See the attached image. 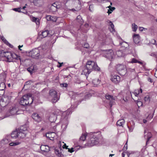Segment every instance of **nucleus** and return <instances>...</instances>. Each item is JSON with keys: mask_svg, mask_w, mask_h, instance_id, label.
I'll list each match as a JSON object with an SVG mask.
<instances>
[{"mask_svg": "<svg viewBox=\"0 0 157 157\" xmlns=\"http://www.w3.org/2000/svg\"><path fill=\"white\" fill-rule=\"evenodd\" d=\"M28 133L26 128L23 129V127H21L16 130L13 131L11 134L12 138L13 139H23L25 138Z\"/></svg>", "mask_w": 157, "mask_h": 157, "instance_id": "f257e3e1", "label": "nucleus"}, {"mask_svg": "<svg viewBox=\"0 0 157 157\" xmlns=\"http://www.w3.org/2000/svg\"><path fill=\"white\" fill-rule=\"evenodd\" d=\"M33 101L31 94L28 93L21 98L20 104L23 106L30 105L32 103Z\"/></svg>", "mask_w": 157, "mask_h": 157, "instance_id": "f03ea898", "label": "nucleus"}, {"mask_svg": "<svg viewBox=\"0 0 157 157\" xmlns=\"http://www.w3.org/2000/svg\"><path fill=\"white\" fill-rule=\"evenodd\" d=\"M4 56L6 57L7 61L8 62H13L14 59H20V56L14 53L10 52H4L3 53Z\"/></svg>", "mask_w": 157, "mask_h": 157, "instance_id": "7ed1b4c3", "label": "nucleus"}, {"mask_svg": "<svg viewBox=\"0 0 157 157\" xmlns=\"http://www.w3.org/2000/svg\"><path fill=\"white\" fill-rule=\"evenodd\" d=\"M49 98L52 103L57 102L59 99V97L57 96V92L54 89H51L49 92Z\"/></svg>", "mask_w": 157, "mask_h": 157, "instance_id": "20e7f679", "label": "nucleus"}, {"mask_svg": "<svg viewBox=\"0 0 157 157\" xmlns=\"http://www.w3.org/2000/svg\"><path fill=\"white\" fill-rule=\"evenodd\" d=\"M86 66V68L91 71V72L94 70L99 71L100 70L99 67H98L97 64L93 61H88L87 62Z\"/></svg>", "mask_w": 157, "mask_h": 157, "instance_id": "39448f33", "label": "nucleus"}, {"mask_svg": "<svg viewBox=\"0 0 157 157\" xmlns=\"http://www.w3.org/2000/svg\"><path fill=\"white\" fill-rule=\"evenodd\" d=\"M105 97L106 99V102L109 104L110 107H111L114 104L115 101L116 99V97L110 95L108 94H106Z\"/></svg>", "mask_w": 157, "mask_h": 157, "instance_id": "423d86ee", "label": "nucleus"}, {"mask_svg": "<svg viewBox=\"0 0 157 157\" xmlns=\"http://www.w3.org/2000/svg\"><path fill=\"white\" fill-rule=\"evenodd\" d=\"M117 69L119 73L121 75H124L127 73L126 66L122 64L118 65Z\"/></svg>", "mask_w": 157, "mask_h": 157, "instance_id": "0eeeda50", "label": "nucleus"}, {"mask_svg": "<svg viewBox=\"0 0 157 157\" xmlns=\"http://www.w3.org/2000/svg\"><path fill=\"white\" fill-rule=\"evenodd\" d=\"M30 54L31 57L34 59H38L40 56V51L37 48L33 49L30 52Z\"/></svg>", "mask_w": 157, "mask_h": 157, "instance_id": "6e6552de", "label": "nucleus"}, {"mask_svg": "<svg viewBox=\"0 0 157 157\" xmlns=\"http://www.w3.org/2000/svg\"><path fill=\"white\" fill-rule=\"evenodd\" d=\"M104 56L110 61L114 57L113 51L111 49L106 50L105 52Z\"/></svg>", "mask_w": 157, "mask_h": 157, "instance_id": "1a4fd4ad", "label": "nucleus"}, {"mask_svg": "<svg viewBox=\"0 0 157 157\" xmlns=\"http://www.w3.org/2000/svg\"><path fill=\"white\" fill-rule=\"evenodd\" d=\"M99 142L98 137L94 136L93 137L90 139V141L89 142V144L90 146H93L94 145L98 144Z\"/></svg>", "mask_w": 157, "mask_h": 157, "instance_id": "9d476101", "label": "nucleus"}, {"mask_svg": "<svg viewBox=\"0 0 157 157\" xmlns=\"http://www.w3.org/2000/svg\"><path fill=\"white\" fill-rule=\"evenodd\" d=\"M78 1V0H63V4L64 5V6H63V7L61 6V7L65 9L67 8V6H69L72 4H75L76 1Z\"/></svg>", "mask_w": 157, "mask_h": 157, "instance_id": "9b49d317", "label": "nucleus"}, {"mask_svg": "<svg viewBox=\"0 0 157 157\" xmlns=\"http://www.w3.org/2000/svg\"><path fill=\"white\" fill-rule=\"evenodd\" d=\"M10 102V100L7 98H2L0 101V105L2 107L7 105Z\"/></svg>", "mask_w": 157, "mask_h": 157, "instance_id": "f8f14e48", "label": "nucleus"}, {"mask_svg": "<svg viewBox=\"0 0 157 157\" xmlns=\"http://www.w3.org/2000/svg\"><path fill=\"white\" fill-rule=\"evenodd\" d=\"M111 79L112 82L116 83H118L121 80L120 76L118 75L112 76Z\"/></svg>", "mask_w": 157, "mask_h": 157, "instance_id": "ddd939ff", "label": "nucleus"}, {"mask_svg": "<svg viewBox=\"0 0 157 157\" xmlns=\"http://www.w3.org/2000/svg\"><path fill=\"white\" fill-rule=\"evenodd\" d=\"M33 118L36 121L39 122L41 120V117L36 113H33L32 116Z\"/></svg>", "mask_w": 157, "mask_h": 157, "instance_id": "4468645a", "label": "nucleus"}, {"mask_svg": "<svg viewBox=\"0 0 157 157\" xmlns=\"http://www.w3.org/2000/svg\"><path fill=\"white\" fill-rule=\"evenodd\" d=\"M33 3L34 5L37 6H41L44 4L43 0H36Z\"/></svg>", "mask_w": 157, "mask_h": 157, "instance_id": "2eb2a0df", "label": "nucleus"}, {"mask_svg": "<svg viewBox=\"0 0 157 157\" xmlns=\"http://www.w3.org/2000/svg\"><path fill=\"white\" fill-rule=\"evenodd\" d=\"M41 151L44 152H48L50 151L49 147L47 145H42L40 147Z\"/></svg>", "mask_w": 157, "mask_h": 157, "instance_id": "dca6fc26", "label": "nucleus"}, {"mask_svg": "<svg viewBox=\"0 0 157 157\" xmlns=\"http://www.w3.org/2000/svg\"><path fill=\"white\" fill-rule=\"evenodd\" d=\"M133 40L135 44H138L140 42V36L139 34H134L133 36Z\"/></svg>", "mask_w": 157, "mask_h": 157, "instance_id": "f3484780", "label": "nucleus"}, {"mask_svg": "<svg viewBox=\"0 0 157 157\" xmlns=\"http://www.w3.org/2000/svg\"><path fill=\"white\" fill-rule=\"evenodd\" d=\"M46 136L47 138H49L50 140H53L55 136L54 132L47 133L46 134Z\"/></svg>", "mask_w": 157, "mask_h": 157, "instance_id": "a211bd4d", "label": "nucleus"}, {"mask_svg": "<svg viewBox=\"0 0 157 157\" xmlns=\"http://www.w3.org/2000/svg\"><path fill=\"white\" fill-rule=\"evenodd\" d=\"M49 33V31L48 30H45L41 33V34L40 35V36L41 38H43L47 37Z\"/></svg>", "mask_w": 157, "mask_h": 157, "instance_id": "6ab92c4d", "label": "nucleus"}, {"mask_svg": "<svg viewBox=\"0 0 157 157\" xmlns=\"http://www.w3.org/2000/svg\"><path fill=\"white\" fill-rule=\"evenodd\" d=\"M62 150L61 148H59V150L56 149L55 150V153L59 157H62L63 155L62 153Z\"/></svg>", "mask_w": 157, "mask_h": 157, "instance_id": "aec40b11", "label": "nucleus"}, {"mask_svg": "<svg viewBox=\"0 0 157 157\" xmlns=\"http://www.w3.org/2000/svg\"><path fill=\"white\" fill-rule=\"evenodd\" d=\"M90 72L91 71L89 70L87 68H86V66L83 68L82 74L85 75L86 76L87 75H88Z\"/></svg>", "mask_w": 157, "mask_h": 157, "instance_id": "412c9836", "label": "nucleus"}, {"mask_svg": "<svg viewBox=\"0 0 157 157\" xmlns=\"http://www.w3.org/2000/svg\"><path fill=\"white\" fill-rule=\"evenodd\" d=\"M18 110V109L17 108H16L15 107H14L10 110L9 112L12 115H14L16 114H18L17 113Z\"/></svg>", "mask_w": 157, "mask_h": 157, "instance_id": "4be33fe9", "label": "nucleus"}, {"mask_svg": "<svg viewBox=\"0 0 157 157\" xmlns=\"http://www.w3.org/2000/svg\"><path fill=\"white\" fill-rule=\"evenodd\" d=\"M27 70L31 74H32L33 73L35 72L36 70V69H35V67L34 66H31L30 67H29L27 69Z\"/></svg>", "mask_w": 157, "mask_h": 157, "instance_id": "5701e85b", "label": "nucleus"}, {"mask_svg": "<svg viewBox=\"0 0 157 157\" xmlns=\"http://www.w3.org/2000/svg\"><path fill=\"white\" fill-rule=\"evenodd\" d=\"M124 119H120L117 121V126L123 127V125L124 124Z\"/></svg>", "mask_w": 157, "mask_h": 157, "instance_id": "b1692460", "label": "nucleus"}, {"mask_svg": "<svg viewBox=\"0 0 157 157\" xmlns=\"http://www.w3.org/2000/svg\"><path fill=\"white\" fill-rule=\"evenodd\" d=\"M68 146H67L66 144H65L63 146V148L64 149L65 148L66 149H68V152L71 153L74 151L73 148L72 147L71 149H70L68 148Z\"/></svg>", "mask_w": 157, "mask_h": 157, "instance_id": "393cba45", "label": "nucleus"}, {"mask_svg": "<svg viewBox=\"0 0 157 157\" xmlns=\"http://www.w3.org/2000/svg\"><path fill=\"white\" fill-rule=\"evenodd\" d=\"M92 83L94 86L99 85L100 82V80L96 78L93 80Z\"/></svg>", "mask_w": 157, "mask_h": 157, "instance_id": "a878e982", "label": "nucleus"}, {"mask_svg": "<svg viewBox=\"0 0 157 157\" xmlns=\"http://www.w3.org/2000/svg\"><path fill=\"white\" fill-rule=\"evenodd\" d=\"M109 9L108 10L107 13H108L109 15L111 13L113 10L115 9V8L114 7H112L111 6H109L107 7Z\"/></svg>", "mask_w": 157, "mask_h": 157, "instance_id": "bb28decb", "label": "nucleus"}, {"mask_svg": "<svg viewBox=\"0 0 157 157\" xmlns=\"http://www.w3.org/2000/svg\"><path fill=\"white\" fill-rule=\"evenodd\" d=\"M76 20L77 22L79 23L80 24H82L83 22V20L82 19L80 15H78L76 18Z\"/></svg>", "mask_w": 157, "mask_h": 157, "instance_id": "cd10ccee", "label": "nucleus"}, {"mask_svg": "<svg viewBox=\"0 0 157 157\" xmlns=\"http://www.w3.org/2000/svg\"><path fill=\"white\" fill-rule=\"evenodd\" d=\"M46 18L47 20L48 21H55L56 20V19L55 17L49 15L47 16Z\"/></svg>", "mask_w": 157, "mask_h": 157, "instance_id": "c85d7f7f", "label": "nucleus"}, {"mask_svg": "<svg viewBox=\"0 0 157 157\" xmlns=\"http://www.w3.org/2000/svg\"><path fill=\"white\" fill-rule=\"evenodd\" d=\"M32 21L33 22H36V25H38L40 24L39 20L37 18L33 17L32 18Z\"/></svg>", "mask_w": 157, "mask_h": 157, "instance_id": "c756f323", "label": "nucleus"}, {"mask_svg": "<svg viewBox=\"0 0 157 157\" xmlns=\"http://www.w3.org/2000/svg\"><path fill=\"white\" fill-rule=\"evenodd\" d=\"M6 87V85L4 83L1 82L0 83V90H4Z\"/></svg>", "mask_w": 157, "mask_h": 157, "instance_id": "7c9ffc66", "label": "nucleus"}, {"mask_svg": "<svg viewBox=\"0 0 157 157\" xmlns=\"http://www.w3.org/2000/svg\"><path fill=\"white\" fill-rule=\"evenodd\" d=\"M119 45L122 47L126 48L128 44L127 43L125 42H121L120 41Z\"/></svg>", "mask_w": 157, "mask_h": 157, "instance_id": "2f4dec72", "label": "nucleus"}, {"mask_svg": "<svg viewBox=\"0 0 157 157\" xmlns=\"http://www.w3.org/2000/svg\"><path fill=\"white\" fill-rule=\"evenodd\" d=\"M1 39L7 45L9 46L10 47H11V46H12L10 44L8 41L3 37H2Z\"/></svg>", "mask_w": 157, "mask_h": 157, "instance_id": "473e14b6", "label": "nucleus"}, {"mask_svg": "<svg viewBox=\"0 0 157 157\" xmlns=\"http://www.w3.org/2000/svg\"><path fill=\"white\" fill-rule=\"evenodd\" d=\"M1 39L7 45L9 46L10 47H11V46H12L10 44L8 41L3 37H2Z\"/></svg>", "mask_w": 157, "mask_h": 157, "instance_id": "72a5a7b5", "label": "nucleus"}, {"mask_svg": "<svg viewBox=\"0 0 157 157\" xmlns=\"http://www.w3.org/2000/svg\"><path fill=\"white\" fill-rule=\"evenodd\" d=\"M86 134H82L79 138V141H84L86 140Z\"/></svg>", "mask_w": 157, "mask_h": 157, "instance_id": "f704fd0d", "label": "nucleus"}, {"mask_svg": "<svg viewBox=\"0 0 157 157\" xmlns=\"http://www.w3.org/2000/svg\"><path fill=\"white\" fill-rule=\"evenodd\" d=\"M109 25L111 27L112 29H110V31L111 32L115 31V30L114 29V25H113V23L111 21H110L109 22Z\"/></svg>", "mask_w": 157, "mask_h": 157, "instance_id": "c9c22d12", "label": "nucleus"}, {"mask_svg": "<svg viewBox=\"0 0 157 157\" xmlns=\"http://www.w3.org/2000/svg\"><path fill=\"white\" fill-rule=\"evenodd\" d=\"M20 143H21L19 142H12L10 144V146H15L19 144Z\"/></svg>", "mask_w": 157, "mask_h": 157, "instance_id": "e433bc0d", "label": "nucleus"}, {"mask_svg": "<svg viewBox=\"0 0 157 157\" xmlns=\"http://www.w3.org/2000/svg\"><path fill=\"white\" fill-rule=\"evenodd\" d=\"M132 30L134 32L136 31L137 29V25L134 23L132 24Z\"/></svg>", "mask_w": 157, "mask_h": 157, "instance_id": "4c0bfd02", "label": "nucleus"}, {"mask_svg": "<svg viewBox=\"0 0 157 157\" xmlns=\"http://www.w3.org/2000/svg\"><path fill=\"white\" fill-rule=\"evenodd\" d=\"M126 71L128 72H134L135 71V70L134 69H132L128 68L126 69Z\"/></svg>", "mask_w": 157, "mask_h": 157, "instance_id": "58836bf2", "label": "nucleus"}, {"mask_svg": "<svg viewBox=\"0 0 157 157\" xmlns=\"http://www.w3.org/2000/svg\"><path fill=\"white\" fill-rule=\"evenodd\" d=\"M53 7H55L56 8V9L57 8H60V7L59 6L58 7V6H57L56 4V3H54L52 6H51V8L52 9H53Z\"/></svg>", "mask_w": 157, "mask_h": 157, "instance_id": "ea45409f", "label": "nucleus"}, {"mask_svg": "<svg viewBox=\"0 0 157 157\" xmlns=\"http://www.w3.org/2000/svg\"><path fill=\"white\" fill-rule=\"evenodd\" d=\"M117 54L119 57L123 56V55L122 54V52L121 51H119L117 52Z\"/></svg>", "mask_w": 157, "mask_h": 157, "instance_id": "a19ab883", "label": "nucleus"}, {"mask_svg": "<svg viewBox=\"0 0 157 157\" xmlns=\"http://www.w3.org/2000/svg\"><path fill=\"white\" fill-rule=\"evenodd\" d=\"M137 62H138V60L134 58L132 59V60L130 62L131 63H137Z\"/></svg>", "mask_w": 157, "mask_h": 157, "instance_id": "79ce46f5", "label": "nucleus"}, {"mask_svg": "<svg viewBox=\"0 0 157 157\" xmlns=\"http://www.w3.org/2000/svg\"><path fill=\"white\" fill-rule=\"evenodd\" d=\"M97 1L101 3H105L107 2H110L109 0H97Z\"/></svg>", "mask_w": 157, "mask_h": 157, "instance_id": "37998d69", "label": "nucleus"}, {"mask_svg": "<svg viewBox=\"0 0 157 157\" xmlns=\"http://www.w3.org/2000/svg\"><path fill=\"white\" fill-rule=\"evenodd\" d=\"M139 91L138 90H135V91L134 92H133L132 93L134 94L135 96L136 97L137 96V95H138L139 94Z\"/></svg>", "mask_w": 157, "mask_h": 157, "instance_id": "c03bdc74", "label": "nucleus"}, {"mask_svg": "<svg viewBox=\"0 0 157 157\" xmlns=\"http://www.w3.org/2000/svg\"><path fill=\"white\" fill-rule=\"evenodd\" d=\"M82 46L83 47L86 48H88L89 47V45L88 44L86 43L82 45Z\"/></svg>", "mask_w": 157, "mask_h": 157, "instance_id": "a18cd8bd", "label": "nucleus"}, {"mask_svg": "<svg viewBox=\"0 0 157 157\" xmlns=\"http://www.w3.org/2000/svg\"><path fill=\"white\" fill-rule=\"evenodd\" d=\"M93 5H89V10L91 12H92L93 10Z\"/></svg>", "mask_w": 157, "mask_h": 157, "instance_id": "49530a36", "label": "nucleus"}, {"mask_svg": "<svg viewBox=\"0 0 157 157\" xmlns=\"http://www.w3.org/2000/svg\"><path fill=\"white\" fill-rule=\"evenodd\" d=\"M144 100L145 101H149L150 98L149 96H147L144 98Z\"/></svg>", "mask_w": 157, "mask_h": 157, "instance_id": "de8ad7c7", "label": "nucleus"}, {"mask_svg": "<svg viewBox=\"0 0 157 157\" xmlns=\"http://www.w3.org/2000/svg\"><path fill=\"white\" fill-rule=\"evenodd\" d=\"M67 83H62L60 84V86L62 87H67Z\"/></svg>", "mask_w": 157, "mask_h": 157, "instance_id": "09e8293b", "label": "nucleus"}, {"mask_svg": "<svg viewBox=\"0 0 157 157\" xmlns=\"http://www.w3.org/2000/svg\"><path fill=\"white\" fill-rule=\"evenodd\" d=\"M127 149V142L125 144L124 147L123 148V150L124 151H126Z\"/></svg>", "mask_w": 157, "mask_h": 157, "instance_id": "8fccbe9b", "label": "nucleus"}, {"mask_svg": "<svg viewBox=\"0 0 157 157\" xmlns=\"http://www.w3.org/2000/svg\"><path fill=\"white\" fill-rule=\"evenodd\" d=\"M151 43L152 44L154 45H156V41L154 39H152L151 40Z\"/></svg>", "mask_w": 157, "mask_h": 157, "instance_id": "3c124183", "label": "nucleus"}, {"mask_svg": "<svg viewBox=\"0 0 157 157\" xmlns=\"http://www.w3.org/2000/svg\"><path fill=\"white\" fill-rule=\"evenodd\" d=\"M4 90H0V96H3L4 94Z\"/></svg>", "mask_w": 157, "mask_h": 157, "instance_id": "603ef678", "label": "nucleus"}, {"mask_svg": "<svg viewBox=\"0 0 157 157\" xmlns=\"http://www.w3.org/2000/svg\"><path fill=\"white\" fill-rule=\"evenodd\" d=\"M21 8H14V10L16 11H18V12H22V11H21Z\"/></svg>", "mask_w": 157, "mask_h": 157, "instance_id": "864d4df0", "label": "nucleus"}, {"mask_svg": "<svg viewBox=\"0 0 157 157\" xmlns=\"http://www.w3.org/2000/svg\"><path fill=\"white\" fill-rule=\"evenodd\" d=\"M80 9V8L79 7V8L78 9H77L76 10H75V9H72L71 10H71L73 12H74L75 11H78Z\"/></svg>", "mask_w": 157, "mask_h": 157, "instance_id": "5fc2aeb1", "label": "nucleus"}, {"mask_svg": "<svg viewBox=\"0 0 157 157\" xmlns=\"http://www.w3.org/2000/svg\"><path fill=\"white\" fill-rule=\"evenodd\" d=\"M81 82H82L79 79L76 80L75 82L77 84H80Z\"/></svg>", "mask_w": 157, "mask_h": 157, "instance_id": "6e6d98bb", "label": "nucleus"}, {"mask_svg": "<svg viewBox=\"0 0 157 157\" xmlns=\"http://www.w3.org/2000/svg\"><path fill=\"white\" fill-rule=\"evenodd\" d=\"M58 63L59 64V65H57V66L58 67H60L62 66V65L63 64V63H60L59 62H58Z\"/></svg>", "mask_w": 157, "mask_h": 157, "instance_id": "4d7b16f0", "label": "nucleus"}, {"mask_svg": "<svg viewBox=\"0 0 157 157\" xmlns=\"http://www.w3.org/2000/svg\"><path fill=\"white\" fill-rule=\"evenodd\" d=\"M147 79L148 82H153V80L151 78L148 77V78H147Z\"/></svg>", "mask_w": 157, "mask_h": 157, "instance_id": "13d9d810", "label": "nucleus"}, {"mask_svg": "<svg viewBox=\"0 0 157 157\" xmlns=\"http://www.w3.org/2000/svg\"><path fill=\"white\" fill-rule=\"evenodd\" d=\"M137 104L138 106H139V105H142V103L140 101H138L137 102Z\"/></svg>", "mask_w": 157, "mask_h": 157, "instance_id": "bf43d9fd", "label": "nucleus"}, {"mask_svg": "<svg viewBox=\"0 0 157 157\" xmlns=\"http://www.w3.org/2000/svg\"><path fill=\"white\" fill-rule=\"evenodd\" d=\"M68 111H65L63 113V116H65L66 115H67V113H68Z\"/></svg>", "mask_w": 157, "mask_h": 157, "instance_id": "052dcab7", "label": "nucleus"}, {"mask_svg": "<svg viewBox=\"0 0 157 157\" xmlns=\"http://www.w3.org/2000/svg\"><path fill=\"white\" fill-rule=\"evenodd\" d=\"M140 30L141 31H143L144 28L143 27H140L139 28Z\"/></svg>", "mask_w": 157, "mask_h": 157, "instance_id": "680f3d73", "label": "nucleus"}, {"mask_svg": "<svg viewBox=\"0 0 157 157\" xmlns=\"http://www.w3.org/2000/svg\"><path fill=\"white\" fill-rule=\"evenodd\" d=\"M128 128H129V130L130 132H132V131L133 129L130 128V127H129L128 126Z\"/></svg>", "mask_w": 157, "mask_h": 157, "instance_id": "e2e57ef3", "label": "nucleus"}, {"mask_svg": "<svg viewBox=\"0 0 157 157\" xmlns=\"http://www.w3.org/2000/svg\"><path fill=\"white\" fill-rule=\"evenodd\" d=\"M155 77L157 78V70H156V71L155 72Z\"/></svg>", "mask_w": 157, "mask_h": 157, "instance_id": "0e129e2a", "label": "nucleus"}, {"mask_svg": "<svg viewBox=\"0 0 157 157\" xmlns=\"http://www.w3.org/2000/svg\"><path fill=\"white\" fill-rule=\"evenodd\" d=\"M137 63H138L139 64H141V65H143V62L141 61H138V62H137Z\"/></svg>", "mask_w": 157, "mask_h": 157, "instance_id": "69168bd1", "label": "nucleus"}, {"mask_svg": "<svg viewBox=\"0 0 157 157\" xmlns=\"http://www.w3.org/2000/svg\"><path fill=\"white\" fill-rule=\"evenodd\" d=\"M147 122V121L145 119H144L143 120V122L144 123H145Z\"/></svg>", "mask_w": 157, "mask_h": 157, "instance_id": "338daca9", "label": "nucleus"}, {"mask_svg": "<svg viewBox=\"0 0 157 157\" xmlns=\"http://www.w3.org/2000/svg\"><path fill=\"white\" fill-rule=\"evenodd\" d=\"M53 128H54V131H56V126H54V127H53Z\"/></svg>", "mask_w": 157, "mask_h": 157, "instance_id": "774afa93", "label": "nucleus"}]
</instances>
